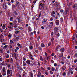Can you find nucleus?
<instances>
[{
  "instance_id": "1",
  "label": "nucleus",
  "mask_w": 77,
  "mask_h": 77,
  "mask_svg": "<svg viewBox=\"0 0 77 77\" xmlns=\"http://www.w3.org/2000/svg\"><path fill=\"white\" fill-rule=\"evenodd\" d=\"M45 7V4L41 3L39 5L38 9H40V10H43V11H44V8Z\"/></svg>"
},
{
  "instance_id": "2",
  "label": "nucleus",
  "mask_w": 77,
  "mask_h": 77,
  "mask_svg": "<svg viewBox=\"0 0 77 77\" xmlns=\"http://www.w3.org/2000/svg\"><path fill=\"white\" fill-rule=\"evenodd\" d=\"M58 27H55L54 28V33L55 35H57V33H58Z\"/></svg>"
},
{
  "instance_id": "3",
  "label": "nucleus",
  "mask_w": 77,
  "mask_h": 77,
  "mask_svg": "<svg viewBox=\"0 0 77 77\" xmlns=\"http://www.w3.org/2000/svg\"><path fill=\"white\" fill-rule=\"evenodd\" d=\"M16 66L17 67V70H19L21 67V66H20V63L18 62L16 63Z\"/></svg>"
},
{
  "instance_id": "4",
  "label": "nucleus",
  "mask_w": 77,
  "mask_h": 77,
  "mask_svg": "<svg viewBox=\"0 0 77 77\" xmlns=\"http://www.w3.org/2000/svg\"><path fill=\"white\" fill-rule=\"evenodd\" d=\"M11 74V75H12V70H10L9 69H8L7 70V75Z\"/></svg>"
},
{
  "instance_id": "5",
  "label": "nucleus",
  "mask_w": 77,
  "mask_h": 77,
  "mask_svg": "<svg viewBox=\"0 0 77 77\" xmlns=\"http://www.w3.org/2000/svg\"><path fill=\"white\" fill-rule=\"evenodd\" d=\"M69 71L70 72H71V74H72V75L73 74V72H72V71H73V69H72V68H70L69 69Z\"/></svg>"
},
{
  "instance_id": "6",
  "label": "nucleus",
  "mask_w": 77,
  "mask_h": 77,
  "mask_svg": "<svg viewBox=\"0 0 77 77\" xmlns=\"http://www.w3.org/2000/svg\"><path fill=\"white\" fill-rule=\"evenodd\" d=\"M1 64L4 66H6V65H7V63L3 61L2 63H1Z\"/></svg>"
},
{
  "instance_id": "7",
  "label": "nucleus",
  "mask_w": 77,
  "mask_h": 77,
  "mask_svg": "<svg viewBox=\"0 0 77 77\" xmlns=\"http://www.w3.org/2000/svg\"><path fill=\"white\" fill-rule=\"evenodd\" d=\"M77 8V4H74L73 6V8L74 9H76Z\"/></svg>"
},
{
  "instance_id": "8",
  "label": "nucleus",
  "mask_w": 77,
  "mask_h": 77,
  "mask_svg": "<svg viewBox=\"0 0 77 77\" xmlns=\"http://www.w3.org/2000/svg\"><path fill=\"white\" fill-rule=\"evenodd\" d=\"M3 8L4 9H6L7 8V6L6 5V3L5 2L4 3V4L3 5Z\"/></svg>"
},
{
  "instance_id": "9",
  "label": "nucleus",
  "mask_w": 77,
  "mask_h": 77,
  "mask_svg": "<svg viewBox=\"0 0 77 77\" xmlns=\"http://www.w3.org/2000/svg\"><path fill=\"white\" fill-rule=\"evenodd\" d=\"M5 57H6L7 59H8L9 57V54L7 53H5Z\"/></svg>"
},
{
  "instance_id": "10",
  "label": "nucleus",
  "mask_w": 77,
  "mask_h": 77,
  "mask_svg": "<svg viewBox=\"0 0 77 77\" xmlns=\"http://www.w3.org/2000/svg\"><path fill=\"white\" fill-rule=\"evenodd\" d=\"M5 72H6V68L3 67L2 68V74L3 73H5Z\"/></svg>"
},
{
  "instance_id": "11",
  "label": "nucleus",
  "mask_w": 77,
  "mask_h": 77,
  "mask_svg": "<svg viewBox=\"0 0 77 77\" xmlns=\"http://www.w3.org/2000/svg\"><path fill=\"white\" fill-rule=\"evenodd\" d=\"M15 5L16 6H17V7H19V6H20V3H19V2L17 1L16 2Z\"/></svg>"
},
{
  "instance_id": "12",
  "label": "nucleus",
  "mask_w": 77,
  "mask_h": 77,
  "mask_svg": "<svg viewBox=\"0 0 77 77\" xmlns=\"http://www.w3.org/2000/svg\"><path fill=\"white\" fill-rule=\"evenodd\" d=\"M30 60H28L26 61V63L28 65H30Z\"/></svg>"
},
{
  "instance_id": "13",
  "label": "nucleus",
  "mask_w": 77,
  "mask_h": 77,
  "mask_svg": "<svg viewBox=\"0 0 77 77\" xmlns=\"http://www.w3.org/2000/svg\"><path fill=\"white\" fill-rule=\"evenodd\" d=\"M55 23L56 25L59 26V21L58 20H56L55 21Z\"/></svg>"
},
{
  "instance_id": "14",
  "label": "nucleus",
  "mask_w": 77,
  "mask_h": 77,
  "mask_svg": "<svg viewBox=\"0 0 77 77\" xmlns=\"http://www.w3.org/2000/svg\"><path fill=\"white\" fill-rule=\"evenodd\" d=\"M34 63L33 62H32V63H31L30 64L31 65V66H33V65H35V66H36V62L35 61L34 62Z\"/></svg>"
},
{
  "instance_id": "15",
  "label": "nucleus",
  "mask_w": 77,
  "mask_h": 77,
  "mask_svg": "<svg viewBox=\"0 0 77 77\" xmlns=\"http://www.w3.org/2000/svg\"><path fill=\"white\" fill-rule=\"evenodd\" d=\"M66 9H68V10H71V8L70 7V6L69 5H67L66 7Z\"/></svg>"
},
{
  "instance_id": "16",
  "label": "nucleus",
  "mask_w": 77,
  "mask_h": 77,
  "mask_svg": "<svg viewBox=\"0 0 77 77\" xmlns=\"http://www.w3.org/2000/svg\"><path fill=\"white\" fill-rule=\"evenodd\" d=\"M41 75V73L39 71H38V74L37 75V77H40Z\"/></svg>"
},
{
  "instance_id": "17",
  "label": "nucleus",
  "mask_w": 77,
  "mask_h": 77,
  "mask_svg": "<svg viewBox=\"0 0 77 77\" xmlns=\"http://www.w3.org/2000/svg\"><path fill=\"white\" fill-rule=\"evenodd\" d=\"M64 48H61L60 50V51L61 53H63L64 52Z\"/></svg>"
},
{
  "instance_id": "18",
  "label": "nucleus",
  "mask_w": 77,
  "mask_h": 77,
  "mask_svg": "<svg viewBox=\"0 0 77 77\" xmlns=\"http://www.w3.org/2000/svg\"><path fill=\"white\" fill-rule=\"evenodd\" d=\"M8 36L9 37V39H11L12 38V34L11 33H9Z\"/></svg>"
},
{
  "instance_id": "19",
  "label": "nucleus",
  "mask_w": 77,
  "mask_h": 77,
  "mask_svg": "<svg viewBox=\"0 0 77 77\" xmlns=\"http://www.w3.org/2000/svg\"><path fill=\"white\" fill-rule=\"evenodd\" d=\"M8 45H5L4 47H3V49L4 50H5V49H6L7 48H8Z\"/></svg>"
},
{
  "instance_id": "20",
  "label": "nucleus",
  "mask_w": 77,
  "mask_h": 77,
  "mask_svg": "<svg viewBox=\"0 0 77 77\" xmlns=\"http://www.w3.org/2000/svg\"><path fill=\"white\" fill-rule=\"evenodd\" d=\"M27 64H26V63H25V62L23 61V66H26V65Z\"/></svg>"
},
{
  "instance_id": "21",
  "label": "nucleus",
  "mask_w": 77,
  "mask_h": 77,
  "mask_svg": "<svg viewBox=\"0 0 77 77\" xmlns=\"http://www.w3.org/2000/svg\"><path fill=\"white\" fill-rule=\"evenodd\" d=\"M13 23L14 24V25H17V21L16 20H14V21H13Z\"/></svg>"
},
{
  "instance_id": "22",
  "label": "nucleus",
  "mask_w": 77,
  "mask_h": 77,
  "mask_svg": "<svg viewBox=\"0 0 77 77\" xmlns=\"http://www.w3.org/2000/svg\"><path fill=\"white\" fill-rule=\"evenodd\" d=\"M59 57H63V54H59Z\"/></svg>"
},
{
  "instance_id": "23",
  "label": "nucleus",
  "mask_w": 77,
  "mask_h": 77,
  "mask_svg": "<svg viewBox=\"0 0 77 77\" xmlns=\"http://www.w3.org/2000/svg\"><path fill=\"white\" fill-rule=\"evenodd\" d=\"M68 11H69V10H68L66 9L65 11V14H67V12H68Z\"/></svg>"
},
{
  "instance_id": "24",
  "label": "nucleus",
  "mask_w": 77,
  "mask_h": 77,
  "mask_svg": "<svg viewBox=\"0 0 77 77\" xmlns=\"http://www.w3.org/2000/svg\"><path fill=\"white\" fill-rule=\"evenodd\" d=\"M0 53L2 54L3 53V50L2 48L0 49Z\"/></svg>"
},
{
  "instance_id": "25",
  "label": "nucleus",
  "mask_w": 77,
  "mask_h": 77,
  "mask_svg": "<svg viewBox=\"0 0 77 77\" xmlns=\"http://www.w3.org/2000/svg\"><path fill=\"white\" fill-rule=\"evenodd\" d=\"M29 76L30 77H33V73L30 72L29 73Z\"/></svg>"
},
{
  "instance_id": "26",
  "label": "nucleus",
  "mask_w": 77,
  "mask_h": 77,
  "mask_svg": "<svg viewBox=\"0 0 77 77\" xmlns=\"http://www.w3.org/2000/svg\"><path fill=\"white\" fill-rule=\"evenodd\" d=\"M60 20L61 23H62V22H63V17H61Z\"/></svg>"
},
{
  "instance_id": "27",
  "label": "nucleus",
  "mask_w": 77,
  "mask_h": 77,
  "mask_svg": "<svg viewBox=\"0 0 77 77\" xmlns=\"http://www.w3.org/2000/svg\"><path fill=\"white\" fill-rule=\"evenodd\" d=\"M2 28L3 29H6V26L5 24H3V26H2Z\"/></svg>"
},
{
  "instance_id": "28",
  "label": "nucleus",
  "mask_w": 77,
  "mask_h": 77,
  "mask_svg": "<svg viewBox=\"0 0 77 77\" xmlns=\"http://www.w3.org/2000/svg\"><path fill=\"white\" fill-rule=\"evenodd\" d=\"M49 25H50L51 26L53 27V22H52L51 23H50Z\"/></svg>"
},
{
  "instance_id": "29",
  "label": "nucleus",
  "mask_w": 77,
  "mask_h": 77,
  "mask_svg": "<svg viewBox=\"0 0 77 77\" xmlns=\"http://www.w3.org/2000/svg\"><path fill=\"white\" fill-rule=\"evenodd\" d=\"M19 39H20V38H19V37H16L14 39V40H16V41H18Z\"/></svg>"
},
{
  "instance_id": "30",
  "label": "nucleus",
  "mask_w": 77,
  "mask_h": 77,
  "mask_svg": "<svg viewBox=\"0 0 77 77\" xmlns=\"http://www.w3.org/2000/svg\"><path fill=\"white\" fill-rule=\"evenodd\" d=\"M47 20L45 19H44L43 20V22L44 23H45L46 22H47Z\"/></svg>"
},
{
  "instance_id": "31",
  "label": "nucleus",
  "mask_w": 77,
  "mask_h": 77,
  "mask_svg": "<svg viewBox=\"0 0 77 77\" xmlns=\"http://www.w3.org/2000/svg\"><path fill=\"white\" fill-rule=\"evenodd\" d=\"M10 42L11 44H14V41H13L12 40H10Z\"/></svg>"
},
{
  "instance_id": "32",
  "label": "nucleus",
  "mask_w": 77,
  "mask_h": 77,
  "mask_svg": "<svg viewBox=\"0 0 77 77\" xmlns=\"http://www.w3.org/2000/svg\"><path fill=\"white\" fill-rule=\"evenodd\" d=\"M62 75L64 77H65V76H66V72H63L62 74Z\"/></svg>"
},
{
  "instance_id": "33",
  "label": "nucleus",
  "mask_w": 77,
  "mask_h": 77,
  "mask_svg": "<svg viewBox=\"0 0 77 77\" xmlns=\"http://www.w3.org/2000/svg\"><path fill=\"white\" fill-rule=\"evenodd\" d=\"M41 46L42 47H45V45L44 44L42 43L41 44Z\"/></svg>"
},
{
  "instance_id": "34",
  "label": "nucleus",
  "mask_w": 77,
  "mask_h": 77,
  "mask_svg": "<svg viewBox=\"0 0 77 77\" xmlns=\"http://www.w3.org/2000/svg\"><path fill=\"white\" fill-rule=\"evenodd\" d=\"M62 68V69H63V71H64V70L66 69V67L65 66H63Z\"/></svg>"
},
{
  "instance_id": "35",
  "label": "nucleus",
  "mask_w": 77,
  "mask_h": 77,
  "mask_svg": "<svg viewBox=\"0 0 77 77\" xmlns=\"http://www.w3.org/2000/svg\"><path fill=\"white\" fill-rule=\"evenodd\" d=\"M51 69L52 71L54 72V71H55V68L54 67H52Z\"/></svg>"
},
{
  "instance_id": "36",
  "label": "nucleus",
  "mask_w": 77,
  "mask_h": 77,
  "mask_svg": "<svg viewBox=\"0 0 77 77\" xmlns=\"http://www.w3.org/2000/svg\"><path fill=\"white\" fill-rule=\"evenodd\" d=\"M13 19H14V18H13V17H11L10 18V20L11 21H13Z\"/></svg>"
},
{
  "instance_id": "37",
  "label": "nucleus",
  "mask_w": 77,
  "mask_h": 77,
  "mask_svg": "<svg viewBox=\"0 0 77 77\" xmlns=\"http://www.w3.org/2000/svg\"><path fill=\"white\" fill-rule=\"evenodd\" d=\"M20 32V31H16L15 32V34H18V33Z\"/></svg>"
},
{
  "instance_id": "38",
  "label": "nucleus",
  "mask_w": 77,
  "mask_h": 77,
  "mask_svg": "<svg viewBox=\"0 0 77 77\" xmlns=\"http://www.w3.org/2000/svg\"><path fill=\"white\" fill-rule=\"evenodd\" d=\"M9 28V30L10 31H11V30H12V28L11 27H8Z\"/></svg>"
},
{
  "instance_id": "39",
  "label": "nucleus",
  "mask_w": 77,
  "mask_h": 77,
  "mask_svg": "<svg viewBox=\"0 0 77 77\" xmlns=\"http://www.w3.org/2000/svg\"><path fill=\"white\" fill-rule=\"evenodd\" d=\"M8 68H10L11 66V65L10 64H8L7 65Z\"/></svg>"
},
{
  "instance_id": "40",
  "label": "nucleus",
  "mask_w": 77,
  "mask_h": 77,
  "mask_svg": "<svg viewBox=\"0 0 77 77\" xmlns=\"http://www.w3.org/2000/svg\"><path fill=\"white\" fill-rule=\"evenodd\" d=\"M17 19L18 20V23H20L21 22V19H19L18 17H17Z\"/></svg>"
},
{
  "instance_id": "41",
  "label": "nucleus",
  "mask_w": 77,
  "mask_h": 77,
  "mask_svg": "<svg viewBox=\"0 0 77 77\" xmlns=\"http://www.w3.org/2000/svg\"><path fill=\"white\" fill-rule=\"evenodd\" d=\"M18 28L19 29H20V30H23V28L22 27H20V26L18 27Z\"/></svg>"
},
{
  "instance_id": "42",
  "label": "nucleus",
  "mask_w": 77,
  "mask_h": 77,
  "mask_svg": "<svg viewBox=\"0 0 77 77\" xmlns=\"http://www.w3.org/2000/svg\"><path fill=\"white\" fill-rule=\"evenodd\" d=\"M17 45H18V46H19V47H20V48H21V47H22L21 46V45H20V43H17Z\"/></svg>"
},
{
  "instance_id": "43",
  "label": "nucleus",
  "mask_w": 77,
  "mask_h": 77,
  "mask_svg": "<svg viewBox=\"0 0 77 77\" xmlns=\"http://www.w3.org/2000/svg\"><path fill=\"white\" fill-rule=\"evenodd\" d=\"M48 27L49 29H51L52 26L49 24V25H48Z\"/></svg>"
},
{
  "instance_id": "44",
  "label": "nucleus",
  "mask_w": 77,
  "mask_h": 77,
  "mask_svg": "<svg viewBox=\"0 0 77 77\" xmlns=\"http://www.w3.org/2000/svg\"><path fill=\"white\" fill-rule=\"evenodd\" d=\"M51 14H53V15H55V11H53L51 13Z\"/></svg>"
},
{
  "instance_id": "45",
  "label": "nucleus",
  "mask_w": 77,
  "mask_h": 77,
  "mask_svg": "<svg viewBox=\"0 0 77 77\" xmlns=\"http://www.w3.org/2000/svg\"><path fill=\"white\" fill-rule=\"evenodd\" d=\"M51 15L52 17H53V18H54V17H55V15H54V14H51Z\"/></svg>"
},
{
  "instance_id": "46",
  "label": "nucleus",
  "mask_w": 77,
  "mask_h": 77,
  "mask_svg": "<svg viewBox=\"0 0 77 77\" xmlns=\"http://www.w3.org/2000/svg\"><path fill=\"white\" fill-rule=\"evenodd\" d=\"M29 58L30 59H31V60H34V58L31 57H29Z\"/></svg>"
},
{
  "instance_id": "47",
  "label": "nucleus",
  "mask_w": 77,
  "mask_h": 77,
  "mask_svg": "<svg viewBox=\"0 0 77 77\" xmlns=\"http://www.w3.org/2000/svg\"><path fill=\"white\" fill-rule=\"evenodd\" d=\"M55 6H56V7H57V6H59V4H58L55 3Z\"/></svg>"
},
{
  "instance_id": "48",
  "label": "nucleus",
  "mask_w": 77,
  "mask_h": 77,
  "mask_svg": "<svg viewBox=\"0 0 77 77\" xmlns=\"http://www.w3.org/2000/svg\"><path fill=\"white\" fill-rule=\"evenodd\" d=\"M51 42H49L48 43V46H50V45H51Z\"/></svg>"
},
{
  "instance_id": "49",
  "label": "nucleus",
  "mask_w": 77,
  "mask_h": 77,
  "mask_svg": "<svg viewBox=\"0 0 77 77\" xmlns=\"http://www.w3.org/2000/svg\"><path fill=\"white\" fill-rule=\"evenodd\" d=\"M16 7V6L15 5H12V8H15Z\"/></svg>"
},
{
  "instance_id": "50",
  "label": "nucleus",
  "mask_w": 77,
  "mask_h": 77,
  "mask_svg": "<svg viewBox=\"0 0 77 77\" xmlns=\"http://www.w3.org/2000/svg\"><path fill=\"white\" fill-rule=\"evenodd\" d=\"M40 58L41 60H42V61L43 60V59L42 58V56H41Z\"/></svg>"
},
{
  "instance_id": "51",
  "label": "nucleus",
  "mask_w": 77,
  "mask_h": 77,
  "mask_svg": "<svg viewBox=\"0 0 77 77\" xmlns=\"http://www.w3.org/2000/svg\"><path fill=\"white\" fill-rule=\"evenodd\" d=\"M16 54H17V53H14L13 56H14V57H16Z\"/></svg>"
},
{
  "instance_id": "52",
  "label": "nucleus",
  "mask_w": 77,
  "mask_h": 77,
  "mask_svg": "<svg viewBox=\"0 0 77 77\" xmlns=\"http://www.w3.org/2000/svg\"><path fill=\"white\" fill-rule=\"evenodd\" d=\"M14 14L15 15H18V13H17L16 11H14Z\"/></svg>"
},
{
  "instance_id": "53",
  "label": "nucleus",
  "mask_w": 77,
  "mask_h": 77,
  "mask_svg": "<svg viewBox=\"0 0 77 77\" xmlns=\"http://www.w3.org/2000/svg\"><path fill=\"white\" fill-rule=\"evenodd\" d=\"M6 72L5 73H3L2 74V75L3 76H5V75H6Z\"/></svg>"
},
{
  "instance_id": "54",
  "label": "nucleus",
  "mask_w": 77,
  "mask_h": 77,
  "mask_svg": "<svg viewBox=\"0 0 77 77\" xmlns=\"http://www.w3.org/2000/svg\"><path fill=\"white\" fill-rule=\"evenodd\" d=\"M7 53H8V54H9V53H10V51H9V50H8L7 51Z\"/></svg>"
},
{
  "instance_id": "55",
  "label": "nucleus",
  "mask_w": 77,
  "mask_h": 77,
  "mask_svg": "<svg viewBox=\"0 0 77 77\" xmlns=\"http://www.w3.org/2000/svg\"><path fill=\"white\" fill-rule=\"evenodd\" d=\"M13 59H12V58H11L10 61L11 62H13Z\"/></svg>"
},
{
  "instance_id": "56",
  "label": "nucleus",
  "mask_w": 77,
  "mask_h": 77,
  "mask_svg": "<svg viewBox=\"0 0 77 77\" xmlns=\"http://www.w3.org/2000/svg\"><path fill=\"white\" fill-rule=\"evenodd\" d=\"M45 74H46V75H48V72H45Z\"/></svg>"
},
{
  "instance_id": "57",
  "label": "nucleus",
  "mask_w": 77,
  "mask_h": 77,
  "mask_svg": "<svg viewBox=\"0 0 77 77\" xmlns=\"http://www.w3.org/2000/svg\"><path fill=\"white\" fill-rule=\"evenodd\" d=\"M38 66H41V63H39V62H38Z\"/></svg>"
},
{
  "instance_id": "58",
  "label": "nucleus",
  "mask_w": 77,
  "mask_h": 77,
  "mask_svg": "<svg viewBox=\"0 0 77 77\" xmlns=\"http://www.w3.org/2000/svg\"><path fill=\"white\" fill-rule=\"evenodd\" d=\"M63 10H60V12H61V13H62V12H63Z\"/></svg>"
},
{
  "instance_id": "59",
  "label": "nucleus",
  "mask_w": 77,
  "mask_h": 77,
  "mask_svg": "<svg viewBox=\"0 0 77 77\" xmlns=\"http://www.w3.org/2000/svg\"><path fill=\"white\" fill-rule=\"evenodd\" d=\"M54 41V38L52 37L51 39V41L52 42H53Z\"/></svg>"
},
{
  "instance_id": "60",
  "label": "nucleus",
  "mask_w": 77,
  "mask_h": 77,
  "mask_svg": "<svg viewBox=\"0 0 77 77\" xmlns=\"http://www.w3.org/2000/svg\"><path fill=\"white\" fill-rule=\"evenodd\" d=\"M15 26H14V28H17L18 27V26L17 25H15Z\"/></svg>"
},
{
  "instance_id": "61",
  "label": "nucleus",
  "mask_w": 77,
  "mask_h": 77,
  "mask_svg": "<svg viewBox=\"0 0 77 77\" xmlns=\"http://www.w3.org/2000/svg\"><path fill=\"white\" fill-rule=\"evenodd\" d=\"M23 60H24V61H26V58L23 57Z\"/></svg>"
},
{
  "instance_id": "62",
  "label": "nucleus",
  "mask_w": 77,
  "mask_h": 77,
  "mask_svg": "<svg viewBox=\"0 0 77 77\" xmlns=\"http://www.w3.org/2000/svg\"><path fill=\"white\" fill-rule=\"evenodd\" d=\"M53 18L52 17H51L50 18V20L51 21H53Z\"/></svg>"
},
{
  "instance_id": "63",
  "label": "nucleus",
  "mask_w": 77,
  "mask_h": 77,
  "mask_svg": "<svg viewBox=\"0 0 77 77\" xmlns=\"http://www.w3.org/2000/svg\"><path fill=\"white\" fill-rule=\"evenodd\" d=\"M74 63H76V62H77V59H75L74 61Z\"/></svg>"
},
{
  "instance_id": "64",
  "label": "nucleus",
  "mask_w": 77,
  "mask_h": 77,
  "mask_svg": "<svg viewBox=\"0 0 77 77\" xmlns=\"http://www.w3.org/2000/svg\"><path fill=\"white\" fill-rule=\"evenodd\" d=\"M75 57H77V53H75Z\"/></svg>"
}]
</instances>
